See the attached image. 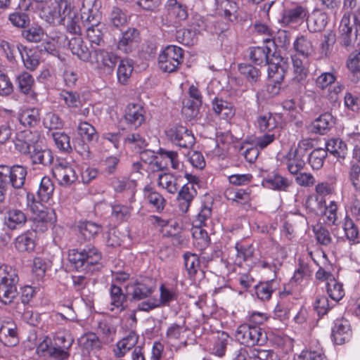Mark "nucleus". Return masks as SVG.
I'll list each match as a JSON object with an SVG mask.
<instances>
[{
	"label": "nucleus",
	"mask_w": 360,
	"mask_h": 360,
	"mask_svg": "<svg viewBox=\"0 0 360 360\" xmlns=\"http://www.w3.org/2000/svg\"><path fill=\"white\" fill-rule=\"evenodd\" d=\"M346 11L339 25V39L345 47L360 45V7L356 8V0H344Z\"/></svg>",
	"instance_id": "obj_1"
},
{
	"label": "nucleus",
	"mask_w": 360,
	"mask_h": 360,
	"mask_svg": "<svg viewBox=\"0 0 360 360\" xmlns=\"http://www.w3.org/2000/svg\"><path fill=\"white\" fill-rule=\"evenodd\" d=\"M27 205L33 214L35 231L44 232L56 221V214L53 210L45 207L41 202L36 201L32 194L27 195Z\"/></svg>",
	"instance_id": "obj_2"
},
{
	"label": "nucleus",
	"mask_w": 360,
	"mask_h": 360,
	"mask_svg": "<svg viewBox=\"0 0 360 360\" xmlns=\"http://www.w3.org/2000/svg\"><path fill=\"white\" fill-rule=\"evenodd\" d=\"M101 258V253L94 246H87L80 250L72 249L68 253L69 262L77 270H89L98 264Z\"/></svg>",
	"instance_id": "obj_3"
},
{
	"label": "nucleus",
	"mask_w": 360,
	"mask_h": 360,
	"mask_svg": "<svg viewBox=\"0 0 360 360\" xmlns=\"http://www.w3.org/2000/svg\"><path fill=\"white\" fill-rule=\"evenodd\" d=\"M236 338L243 345L251 347L263 345L267 341L266 333L258 326L250 323L240 325L236 330Z\"/></svg>",
	"instance_id": "obj_4"
},
{
	"label": "nucleus",
	"mask_w": 360,
	"mask_h": 360,
	"mask_svg": "<svg viewBox=\"0 0 360 360\" xmlns=\"http://www.w3.org/2000/svg\"><path fill=\"white\" fill-rule=\"evenodd\" d=\"M184 51L181 48L174 46H167L158 56V65L165 72H175L183 62Z\"/></svg>",
	"instance_id": "obj_5"
},
{
	"label": "nucleus",
	"mask_w": 360,
	"mask_h": 360,
	"mask_svg": "<svg viewBox=\"0 0 360 360\" xmlns=\"http://www.w3.org/2000/svg\"><path fill=\"white\" fill-rule=\"evenodd\" d=\"M88 59L99 73L112 72L117 62V56L115 53L101 49L92 51Z\"/></svg>",
	"instance_id": "obj_6"
},
{
	"label": "nucleus",
	"mask_w": 360,
	"mask_h": 360,
	"mask_svg": "<svg viewBox=\"0 0 360 360\" xmlns=\"http://www.w3.org/2000/svg\"><path fill=\"white\" fill-rule=\"evenodd\" d=\"M333 184L328 181L319 182L315 186V196H309L305 201V207L309 212H316L318 208H323L326 204V197L335 192Z\"/></svg>",
	"instance_id": "obj_7"
},
{
	"label": "nucleus",
	"mask_w": 360,
	"mask_h": 360,
	"mask_svg": "<svg viewBox=\"0 0 360 360\" xmlns=\"http://www.w3.org/2000/svg\"><path fill=\"white\" fill-rule=\"evenodd\" d=\"M16 146L22 153H29L32 164H39L44 167L50 166L53 161V155L50 149L42 148L39 145L30 146L27 143Z\"/></svg>",
	"instance_id": "obj_8"
},
{
	"label": "nucleus",
	"mask_w": 360,
	"mask_h": 360,
	"mask_svg": "<svg viewBox=\"0 0 360 360\" xmlns=\"http://www.w3.org/2000/svg\"><path fill=\"white\" fill-rule=\"evenodd\" d=\"M27 169L20 165L10 167L0 165V180L4 181L7 185L11 184L15 188H21L25 181Z\"/></svg>",
	"instance_id": "obj_9"
},
{
	"label": "nucleus",
	"mask_w": 360,
	"mask_h": 360,
	"mask_svg": "<svg viewBox=\"0 0 360 360\" xmlns=\"http://www.w3.org/2000/svg\"><path fill=\"white\" fill-rule=\"evenodd\" d=\"M73 338L68 331H58L54 336V346L50 349V356L58 360H65L69 357V349Z\"/></svg>",
	"instance_id": "obj_10"
},
{
	"label": "nucleus",
	"mask_w": 360,
	"mask_h": 360,
	"mask_svg": "<svg viewBox=\"0 0 360 360\" xmlns=\"http://www.w3.org/2000/svg\"><path fill=\"white\" fill-rule=\"evenodd\" d=\"M165 8L166 13L162 15V21L167 26L175 25L188 18L186 6L176 0H168Z\"/></svg>",
	"instance_id": "obj_11"
},
{
	"label": "nucleus",
	"mask_w": 360,
	"mask_h": 360,
	"mask_svg": "<svg viewBox=\"0 0 360 360\" xmlns=\"http://www.w3.org/2000/svg\"><path fill=\"white\" fill-rule=\"evenodd\" d=\"M81 18L84 19L91 25L86 27V37L91 44L100 45L103 41V25L100 23V15L96 11L93 13L92 10H89V13L84 12Z\"/></svg>",
	"instance_id": "obj_12"
},
{
	"label": "nucleus",
	"mask_w": 360,
	"mask_h": 360,
	"mask_svg": "<svg viewBox=\"0 0 360 360\" xmlns=\"http://www.w3.org/2000/svg\"><path fill=\"white\" fill-rule=\"evenodd\" d=\"M308 13L307 7L299 4H292L284 8L281 22L286 26H297L306 20Z\"/></svg>",
	"instance_id": "obj_13"
},
{
	"label": "nucleus",
	"mask_w": 360,
	"mask_h": 360,
	"mask_svg": "<svg viewBox=\"0 0 360 360\" xmlns=\"http://www.w3.org/2000/svg\"><path fill=\"white\" fill-rule=\"evenodd\" d=\"M309 143L308 140H302L298 143L297 148L289 153L286 166L290 174H297L304 168V157Z\"/></svg>",
	"instance_id": "obj_14"
},
{
	"label": "nucleus",
	"mask_w": 360,
	"mask_h": 360,
	"mask_svg": "<svg viewBox=\"0 0 360 360\" xmlns=\"http://www.w3.org/2000/svg\"><path fill=\"white\" fill-rule=\"evenodd\" d=\"M158 154V157L149 161V164L153 165V169L155 167L157 169L162 170L167 168L169 165L176 170H179L182 167V162L179 160L176 152L160 149Z\"/></svg>",
	"instance_id": "obj_15"
},
{
	"label": "nucleus",
	"mask_w": 360,
	"mask_h": 360,
	"mask_svg": "<svg viewBox=\"0 0 360 360\" xmlns=\"http://www.w3.org/2000/svg\"><path fill=\"white\" fill-rule=\"evenodd\" d=\"M80 17L77 12L71 7V5H68L66 9L64 8L61 9L60 18L53 19L52 21H46L49 23H63L66 25L68 31L70 34H80L81 28L79 26Z\"/></svg>",
	"instance_id": "obj_16"
},
{
	"label": "nucleus",
	"mask_w": 360,
	"mask_h": 360,
	"mask_svg": "<svg viewBox=\"0 0 360 360\" xmlns=\"http://www.w3.org/2000/svg\"><path fill=\"white\" fill-rule=\"evenodd\" d=\"M167 137L181 148H191L195 143L193 135L184 126H173L166 131Z\"/></svg>",
	"instance_id": "obj_17"
},
{
	"label": "nucleus",
	"mask_w": 360,
	"mask_h": 360,
	"mask_svg": "<svg viewBox=\"0 0 360 360\" xmlns=\"http://www.w3.org/2000/svg\"><path fill=\"white\" fill-rule=\"evenodd\" d=\"M52 172L58 184L64 186L71 185L78 178L74 168L65 161H60L56 164Z\"/></svg>",
	"instance_id": "obj_18"
},
{
	"label": "nucleus",
	"mask_w": 360,
	"mask_h": 360,
	"mask_svg": "<svg viewBox=\"0 0 360 360\" xmlns=\"http://www.w3.org/2000/svg\"><path fill=\"white\" fill-rule=\"evenodd\" d=\"M186 328L184 326H180L176 323L172 324L167 328L166 333V343L171 349L176 351L186 346Z\"/></svg>",
	"instance_id": "obj_19"
},
{
	"label": "nucleus",
	"mask_w": 360,
	"mask_h": 360,
	"mask_svg": "<svg viewBox=\"0 0 360 360\" xmlns=\"http://www.w3.org/2000/svg\"><path fill=\"white\" fill-rule=\"evenodd\" d=\"M124 118L126 123L131 128H139L146 120L143 105L140 103H129L125 108Z\"/></svg>",
	"instance_id": "obj_20"
},
{
	"label": "nucleus",
	"mask_w": 360,
	"mask_h": 360,
	"mask_svg": "<svg viewBox=\"0 0 360 360\" xmlns=\"http://www.w3.org/2000/svg\"><path fill=\"white\" fill-rule=\"evenodd\" d=\"M127 294L131 295L134 299H144L153 292L152 281L148 278H144L137 281L133 283H129L126 287Z\"/></svg>",
	"instance_id": "obj_21"
},
{
	"label": "nucleus",
	"mask_w": 360,
	"mask_h": 360,
	"mask_svg": "<svg viewBox=\"0 0 360 360\" xmlns=\"http://www.w3.org/2000/svg\"><path fill=\"white\" fill-rule=\"evenodd\" d=\"M0 342L7 347H14L19 343L18 328L15 323L5 321L0 325Z\"/></svg>",
	"instance_id": "obj_22"
},
{
	"label": "nucleus",
	"mask_w": 360,
	"mask_h": 360,
	"mask_svg": "<svg viewBox=\"0 0 360 360\" xmlns=\"http://www.w3.org/2000/svg\"><path fill=\"white\" fill-rule=\"evenodd\" d=\"M70 4L68 0H51L49 4H46L41 8V18L46 21H52L53 19L60 18L61 9L65 10L68 5Z\"/></svg>",
	"instance_id": "obj_23"
},
{
	"label": "nucleus",
	"mask_w": 360,
	"mask_h": 360,
	"mask_svg": "<svg viewBox=\"0 0 360 360\" xmlns=\"http://www.w3.org/2000/svg\"><path fill=\"white\" fill-rule=\"evenodd\" d=\"M197 195V190L191 184H184L177 195V202L179 210L186 213L188 211L192 201Z\"/></svg>",
	"instance_id": "obj_24"
},
{
	"label": "nucleus",
	"mask_w": 360,
	"mask_h": 360,
	"mask_svg": "<svg viewBox=\"0 0 360 360\" xmlns=\"http://www.w3.org/2000/svg\"><path fill=\"white\" fill-rule=\"evenodd\" d=\"M262 184L268 189L286 191L291 185V181L278 172H272L263 179Z\"/></svg>",
	"instance_id": "obj_25"
},
{
	"label": "nucleus",
	"mask_w": 360,
	"mask_h": 360,
	"mask_svg": "<svg viewBox=\"0 0 360 360\" xmlns=\"http://www.w3.org/2000/svg\"><path fill=\"white\" fill-rule=\"evenodd\" d=\"M256 127L260 132H278V122L271 112H266L258 115L255 121Z\"/></svg>",
	"instance_id": "obj_26"
},
{
	"label": "nucleus",
	"mask_w": 360,
	"mask_h": 360,
	"mask_svg": "<svg viewBox=\"0 0 360 360\" xmlns=\"http://www.w3.org/2000/svg\"><path fill=\"white\" fill-rule=\"evenodd\" d=\"M292 82L304 84L309 75V63L304 62L297 55L292 56Z\"/></svg>",
	"instance_id": "obj_27"
},
{
	"label": "nucleus",
	"mask_w": 360,
	"mask_h": 360,
	"mask_svg": "<svg viewBox=\"0 0 360 360\" xmlns=\"http://www.w3.org/2000/svg\"><path fill=\"white\" fill-rule=\"evenodd\" d=\"M281 280L276 278L260 282L255 288L257 298L262 301L269 300L273 292L278 289Z\"/></svg>",
	"instance_id": "obj_28"
},
{
	"label": "nucleus",
	"mask_w": 360,
	"mask_h": 360,
	"mask_svg": "<svg viewBox=\"0 0 360 360\" xmlns=\"http://www.w3.org/2000/svg\"><path fill=\"white\" fill-rule=\"evenodd\" d=\"M292 48L297 55L304 58L313 56L315 53L313 41L307 35L297 36L293 42Z\"/></svg>",
	"instance_id": "obj_29"
},
{
	"label": "nucleus",
	"mask_w": 360,
	"mask_h": 360,
	"mask_svg": "<svg viewBox=\"0 0 360 360\" xmlns=\"http://www.w3.org/2000/svg\"><path fill=\"white\" fill-rule=\"evenodd\" d=\"M139 32L136 29L129 28L125 31L117 43V49L124 52H131L138 44Z\"/></svg>",
	"instance_id": "obj_30"
},
{
	"label": "nucleus",
	"mask_w": 360,
	"mask_h": 360,
	"mask_svg": "<svg viewBox=\"0 0 360 360\" xmlns=\"http://www.w3.org/2000/svg\"><path fill=\"white\" fill-rule=\"evenodd\" d=\"M307 24L311 32H320L323 30L328 23L327 14L321 10L316 9L312 11L306 18Z\"/></svg>",
	"instance_id": "obj_31"
},
{
	"label": "nucleus",
	"mask_w": 360,
	"mask_h": 360,
	"mask_svg": "<svg viewBox=\"0 0 360 360\" xmlns=\"http://www.w3.org/2000/svg\"><path fill=\"white\" fill-rule=\"evenodd\" d=\"M16 83L21 93L29 95L32 100L37 101V94L33 91L34 79L30 73L22 72L19 74L16 77Z\"/></svg>",
	"instance_id": "obj_32"
},
{
	"label": "nucleus",
	"mask_w": 360,
	"mask_h": 360,
	"mask_svg": "<svg viewBox=\"0 0 360 360\" xmlns=\"http://www.w3.org/2000/svg\"><path fill=\"white\" fill-rule=\"evenodd\" d=\"M351 336V330L345 321L338 320L335 322L332 329V338L337 345H342L349 340Z\"/></svg>",
	"instance_id": "obj_33"
},
{
	"label": "nucleus",
	"mask_w": 360,
	"mask_h": 360,
	"mask_svg": "<svg viewBox=\"0 0 360 360\" xmlns=\"http://www.w3.org/2000/svg\"><path fill=\"white\" fill-rule=\"evenodd\" d=\"M136 181L134 180L123 179L117 180L114 184V188L116 192L124 193V197L127 198L131 203L135 201V194L136 192Z\"/></svg>",
	"instance_id": "obj_34"
},
{
	"label": "nucleus",
	"mask_w": 360,
	"mask_h": 360,
	"mask_svg": "<svg viewBox=\"0 0 360 360\" xmlns=\"http://www.w3.org/2000/svg\"><path fill=\"white\" fill-rule=\"evenodd\" d=\"M212 110L221 119L226 120H231L235 115V109L233 105L218 98H215L212 101Z\"/></svg>",
	"instance_id": "obj_35"
},
{
	"label": "nucleus",
	"mask_w": 360,
	"mask_h": 360,
	"mask_svg": "<svg viewBox=\"0 0 360 360\" xmlns=\"http://www.w3.org/2000/svg\"><path fill=\"white\" fill-rule=\"evenodd\" d=\"M68 46L72 54L78 58L84 61L88 60L90 53L79 34L69 39Z\"/></svg>",
	"instance_id": "obj_36"
},
{
	"label": "nucleus",
	"mask_w": 360,
	"mask_h": 360,
	"mask_svg": "<svg viewBox=\"0 0 360 360\" xmlns=\"http://www.w3.org/2000/svg\"><path fill=\"white\" fill-rule=\"evenodd\" d=\"M338 205L335 201L332 200L328 205L326 203L323 208H318L316 212L311 213H321L324 217V221L328 226L336 225L338 221Z\"/></svg>",
	"instance_id": "obj_37"
},
{
	"label": "nucleus",
	"mask_w": 360,
	"mask_h": 360,
	"mask_svg": "<svg viewBox=\"0 0 360 360\" xmlns=\"http://www.w3.org/2000/svg\"><path fill=\"white\" fill-rule=\"evenodd\" d=\"M191 233L193 245L196 248L201 250L205 249L209 245L210 239L203 226L193 224Z\"/></svg>",
	"instance_id": "obj_38"
},
{
	"label": "nucleus",
	"mask_w": 360,
	"mask_h": 360,
	"mask_svg": "<svg viewBox=\"0 0 360 360\" xmlns=\"http://www.w3.org/2000/svg\"><path fill=\"white\" fill-rule=\"evenodd\" d=\"M27 221L23 212L19 210H11L7 212L5 218V224L10 229H20Z\"/></svg>",
	"instance_id": "obj_39"
},
{
	"label": "nucleus",
	"mask_w": 360,
	"mask_h": 360,
	"mask_svg": "<svg viewBox=\"0 0 360 360\" xmlns=\"http://www.w3.org/2000/svg\"><path fill=\"white\" fill-rule=\"evenodd\" d=\"M138 335L134 332L129 334L117 343L115 354L117 356H123L131 349L134 348L138 342Z\"/></svg>",
	"instance_id": "obj_40"
},
{
	"label": "nucleus",
	"mask_w": 360,
	"mask_h": 360,
	"mask_svg": "<svg viewBox=\"0 0 360 360\" xmlns=\"http://www.w3.org/2000/svg\"><path fill=\"white\" fill-rule=\"evenodd\" d=\"M333 123V117L331 114H322L311 123V131L316 134H324Z\"/></svg>",
	"instance_id": "obj_41"
},
{
	"label": "nucleus",
	"mask_w": 360,
	"mask_h": 360,
	"mask_svg": "<svg viewBox=\"0 0 360 360\" xmlns=\"http://www.w3.org/2000/svg\"><path fill=\"white\" fill-rule=\"evenodd\" d=\"M39 120V110L35 108L25 109L19 115V121L25 127H34Z\"/></svg>",
	"instance_id": "obj_42"
},
{
	"label": "nucleus",
	"mask_w": 360,
	"mask_h": 360,
	"mask_svg": "<svg viewBox=\"0 0 360 360\" xmlns=\"http://www.w3.org/2000/svg\"><path fill=\"white\" fill-rule=\"evenodd\" d=\"M184 265L188 276L194 279L198 272L200 270V262L198 255L187 252L184 255Z\"/></svg>",
	"instance_id": "obj_43"
},
{
	"label": "nucleus",
	"mask_w": 360,
	"mask_h": 360,
	"mask_svg": "<svg viewBox=\"0 0 360 360\" xmlns=\"http://www.w3.org/2000/svg\"><path fill=\"white\" fill-rule=\"evenodd\" d=\"M143 194L145 199L157 211H161L164 209L165 200L162 195L155 191L153 188L149 186H146L143 190Z\"/></svg>",
	"instance_id": "obj_44"
},
{
	"label": "nucleus",
	"mask_w": 360,
	"mask_h": 360,
	"mask_svg": "<svg viewBox=\"0 0 360 360\" xmlns=\"http://www.w3.org/2000/svg\"><path fill=\"white\" fill-rule=\"evenodd\" d=\"M343 229L345 237L350 245H356L360 242L359 229L352 219L347 215L345 218Z\"/></svg>",
	"instance_id": "obj_45"
},
{
	"label": "nucleus",
	"mask_w": 360,
	"mask_h": 360,
	"mask_svg": "<svg viewBox=\"0 0 360 360\" xmlns=\"http://www.w3.org/2000/svg\"><path fill=\"white\" fill-rule=\"evenodd\" d=\"M326 151L338 158L344 159L347 154V145L340 139H330L326 144Z\"/></svg>",
	"instance_id": "obj_46"
},
{
	"label": "nucleus",
	"mask_w": 360,
	"mask_h": 360,
	"mask_svg": "<svg viewBox=\"0 0 360 360\" xmlns=\"http://www.w3.org/2000/svg\"><path fill=\"white\" fill-rule=\"evenodd\" d=\"M78 230L84 240H91L102 231V228L94 222L83 221L78 225Z\"/></svg>",
	"instance_id": "obj_47"
},
{
	"label": "nucleus",
	"mask_w": 360,
	"mask_h": 360,
	"mask_svg": "<svg viewBox=\"0 0 360 360\" xmlns=\"http://www.w3.org/2000/svg\"><path fill=\"white\" fill-rule=\"evenodd\" d=\"M224 196L229 200L240 204H245L250 200V193L241 188H228L224 191Z\"/></svg>",
	"instance_id": "obj_48"
},
{
	"label": "nucleus",
	"mask_w": 360,
	"mask_h": 360,
	"mask_svg": "<svg viewBox=\"0 0 360 360\" xmlns=\"http://www.w3.org/2000/svg\"><path fill=\"white\" fill-rule=\"evenodd\" d=\"M238 71L248 82L252 84L258 82L260 78L259 69L250 64L241 63L238 65Z\"/></svg>",
	"instance_id": "obj_49"
},
{
	"label": "nucleus",
	"mask_w": 360,
	"mask_h": 360,
	"mask_svg": "<svg viewBox=\"0 0 360 360\" xmlns=\"http://www.w3.org/2000/svg\"><path fill=\"white\" fill-rule=\"evenodd\" d=\"M110 310L113 311L115 309L118 311H122L123 309V303L125 300V295L123 294L120 287L117 286L112 283L110 290Z\"/></svg>",
	"instance_id": "obj_50"
},
{
	"label": "nucleus",
	"mask_w": 360,
	"mask_h": 360,
	"mask_svg": "<svg viewBox=\"0 0 360 360\" xmlns=\"http://www.w3.org/2000/svg\"><path fill=\"white\" fill-rule=\"evenodd\" d=\"M326 291L331 300L338 302L345 295V290L342 283L338 281L335 278L326 283Z\"/></svg>",
	"instance_id": "obj_51"
},
{
	"label": "nucleus",
	"mask_w": 360,
	"mask_h": 360,
	"mask_svg": "<svg viewBox=\"0 0 360 360\" xmlns=\"http://www.w3.org/2000/svg\"><path fill=\"white\" fill-rule=\"evenodd\" d=\"M54 191V186L47 176L41 179L39 188L37 191L38 197L41 202H47L52 197Z\"/></svg>",
	"instance_id": "obj_52"
},
{
	"label": "nucleus",
	"mask_w": 360,
	"mask_h": 360,
	"mask_svg": "<svg viewBox=\"0 0 360 360\" xmlns=\"http://www.w3.org/2000/svg\"><path fill=\"white\" fill-rule=\"evenodd\" d=\"M158 184L160 187L172 194L176 193L179 187L176 177L169 173L159 175Z\"/></svg>",
	"instance_id": "obj_53"
},
{
	"label": "nucleus",
	"mask_w": 360,
	"mask_h": 360,
	"mask_svg": "<svg viewBox=\"0 0 360 360\" xmlns=\"http://www.w3.org/2000/svg\"><path fill=\"white\" fill-rule=\"evenodd\" d=\"M134 70L131 60L123 59L120 61L117 68V79L120 83L126 84L131 77Z\"/></svg>",
	"instance_id": "obj_54"
},
{
	"label": "nucleus",
	"mask_w": 360,
	"mask_h": 360,
	"mask_svg": "<svg viewBox=\"0 0 360 360\" xmlns=\"http://www.w3.org/2000/svg\"><path fill=\"white\" fill-rule=\"evenodd\" d=\"M160 300L158 304L160 306H169L170 302L177 300L178 292L174 288H169L165 285L160 287Z\"/></svg>",
	"instance_id": "obj_55"
},
{
	"label": "nucleus",
	"mask_w": 360,
	"mask_h": 360,
	"mask_svg": "<svg viewBox=\"0 0 360 360\" xmlns=\"http://www.w3.org/2000/svg\"><path fill=\"white\" fill-rule=\"evenodd\" d=\"M15 246L20 252H32L35 248V243L32 233H24L15 239Z\"/></svg>",
	"instance_id": "obj_56"
},
{
	"label": "nucleus",
	"mask_w": 360,
	"mask_h": 360,
	"mask_svg": "<svg viewBox=\"0 0 360 360\" xmlns=\"http://www.w3.org/2000/svg\"><path fill=\"white\" fill-rule=\"evenodd\" d=\"M17 295L16 285L0 283V302L10 304Z\"/></svg>",
	"instance_id": "obj_57"
},
{
	"label": "nucleus",
	"mask_w": 360,
	"mask_h": 360,
	"mask_svg": "<svg viewBox=\"0 0 360 360\" xmlns=\"http://www.w3.org/2000/svg\"><path fill=\"white\" fill-rule=\"evenodd\" d=\"M327 156V151L321 148L314 149L309 156V164L314 170L320 169L323 165L325 158Z\"/></svg>",
	"instance_id": "obj_58"
},
{
	"label": "nucleus",
	"mask_w": 360,
	"mask_h": 360,
	"mask_svg": "<svg viewBox=\"0 0 360 360\" xmlns=\"http://www.w3.org/2000/svg\"><path fill=\"white\" fill-rule=\"evenodd\" d=\"M235 249L236 250L235 262L238 264H241L253 256L254 250L252 245L236 243Z\"/></svg>",
	"instance_id": "obj_59"
},
{
	"label": "nucleus",
	"mask_w": 360,
	"mask_h": 360,
	"mask_svg": "<svg viewBox=\"0 0 360 360\" xmlns=\"http://www.w3.org/2000/svg\"><path fill=\"white\" fill-rule=\"evenodd\" d=\"M60 98L70 109L78 108L82 105L79 94L75 91H63L60 94Z\"/></svg>",
	"instance_id": "obj_60"
},
{
	"label": "nucleus",
	"mask_w": 360,
	"mask_h": 360,
	"mask_svg": "<svg viewBox=\"0 0 360 360\" xmlns=\"http://www.w3.org/2000/svg\"><path fill=\"white\" fill-rule=\"evenodd\" d=\"M25 67L34 70L39 64L38 55L32 49H23L20 51Z\"/></svg>",
	"instance_id": "obj_61"
},
{
	"label": "nucleus",
	"mask_w": 360,
	"mask_h": 360,
	"mask_svg": "<svg viewBox=\"0 0 360 360\" xmlns=\"http://www.w3.org/2000/svg\"><path fill=\"white\" fill-rule=\"evenodd\" d=\"M270 49L267 47H254L250 53V58L256 65L266 64L269 62L268 55Z\"/></svg>",
	"instance_id": "obj_62"
},
{
	"label": "nucleus",
	"mask_w": 360,
	"mask_h": 360,
	"mask_svg": "<svg viewBox=\"0 0 360 360\" xmlns=\"http://www.w3.org/2000/svg\"><path fill=\"white\" fill-rule=\"evenodd\" d=\"M0 280L1 283L16 285L18 281L16 270L11 266L1 265L0 266Z\"/></svg>",
	"instance_id": "obj_63"
},
{
	"label": "nucleus",
	"mask_w": 360,
	"mask_h": 360,
	"mask_svg": "<svg viewBox=\"0 0 360 360\" xmlns=\"http://www.w3.org/2000/svg\"><path fill=\"white\" fill-rule=\"evenodd\" d=\"M77 131L79 135L83 140L93 141L98 139V134L95 128L86 122H79Z\"/></svg>",
	"instance_id": "obj_64"
}]
</instances>
